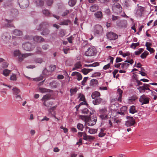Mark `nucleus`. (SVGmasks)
Masks as SVG:
<instances>
[{"instance_id":"obj_40","label":"nucleus","mask_w":157,"mask_h":157,"mask_svg":"<svg viewBox=\"0 0 157 157\" xmlns=\"http://www.w3.org/2000/svg\"><path fill=\"white\" fill-rule=\"evenodd\" d=\"M107 110L105 108H103L100 110V114H107Z\"/></svg>"},{"instance_id":"obj_12","label":"nucleus","mask_w":157,"mask_h":157,"mask_svg":"<svg viewBox=\"0 0 157 157\" xmlns=\"http://www.w3.org/2000/svg\"><path fill=\"white\" fill-rule=\"evenodd\" d=\"M144 10V8L140 6L139 9L136 10V14L138 17H141L142 16Z\"/></svg>"},{"instance_id":"obj_15","label":"nucleus","mask_w":157,"mask_h":157,"mask_svg":"<svg viewBox=\"0 0 157 157\" xmlns=\"http://www.w3.org/2000/svg\"><path fill=\"white\" fill-rule=\"evenodd\" d=\"M86 131H87L90 134H94L97 132L98 129L90 128L88 127L86 128Z\"/></svg>"},{"instance_id":"obj_16","label":"nucleus","mask_w":157,"mask_h":157,"mask_svg":"<svg viewBox=\"0 0 157 157\" xmlns=\"http://www.w3.org/2000/svg\"><path fill=\"white\" fill-rule=\"evenodd\" d=\"M34 40L37 42H41L44 41V39L40 36H36L33 38Z\"/></svg>"},{"instance_id":"obj_18","label":"nucleus","mask_w":157,"mask_h":157,"mask_svg":"<svg viewBox=\"0 0 157 157\" xmlns=\"http://www.w3.org/2000/svg\"><path fill=\"white\" fill-rule=\"evenodd\" d=\"M42 30V31L40 33V34L43 36L48 35L50 32V30L48 28H45Z\"/></svg>"},{"instance_id":"obj_39","label":"nucleus","mask_w":157,"mask_h":157,"mask_svg":"<svg viewBox=\"0 0 157 157\" xmlns=\"http://www.w3.org/2000/svg\"><path fill=\"white\" fill-rule=\"evenodd\" d=\"M34 61L36 63H41L43 62V60L41 58H37L34 59Z\"/></svg>"},{"instance_id":"obj_37","label":"nucleus","mask_w":157,"mask_h":157,"mask_svg":"<svg viewBox=\"0 0 157 157\" xmlns=\"http://www.w3.org/2000/svg\"><path fill=\"white\" fill-rule=\"evenodd\" d=\"M137 99L136 96H133L129 98L128 101L129 102H133Z\"/></svg>"},{"instance_id":"obj_59","label":"nucleus","mask_w":157,"mask_h":157,"mask_svg":"<svg viewBox=\"0 0 157 157\" xmlns=\"http://www.w3.org/2000/svg\"><path fill=\"white\" fill-rule=\"evenodd\" d=\"M67 39L69 43H72V40L74 39V37L73 36H71L70 37L68 38Z\"/></svg>"},{"instance_id":"obj_57","label":"nucleus","mask_w":157,"mask_h":157,"mask_svg":"<svg viewBox=\"0 0 157 157\" xmlns=\"http://www.w3.org/2000/svg\"><path fill=\"white\" fill-rule=\"evenodd\" d=\"M147 47L146 49L148 51H149L151 53H153L154 52L155 50L153 48H151L150 47Z\"/></svg>"},{"instance_id":"obj_28","label":"nucleus","mask_w":157,"mask_h":157,"mask_svg":"<svg viewBox=\"0 0 157 157\" xmlns=\"http://www.w3.org/2000/svg\"><path fill=\"white\" fill-rule=\"evenodd\" d=\"M11 72V71L7 69H5L3 71V74L5 76H8Z\"/></svg>"},{"instance_id":"obj_49","label":"nucleus","mask_w":157,"mask_h":157,"mask_svg":"<svg viewBox=\"0 0 157 157\" xmlns=\"http://www.w3.org/2000/svg\"><path fill=\"white\" fill-rule=\"evenodd\" d=\"M112 121L113 123H116L117 124L120 122V121L117 118H116L115 117H113L112 118Z\"/></svg>"},{"instance_id":"obj_33","label":"nucleus","mask_w":157,"mask_h":157,"mask_svg":"<svg viewBox=\"0 0 157 157\" xmlns=\"http://www.w3.org/2000/svg\"><path fill=\"white\" fill-rule=\"evenodd\" d=\"M98 82L96 79H92L91 80L90 85L91 86H94L98 83Z\"/></svg>"},{"instance_id":"obj_1","label":"nucleus","mask_w":157,"mask_h":157,"mask_svg":"<svg viewBox=\"0 0 157 157\" xmlns=\"http://www.w3.org/2000/svg\"><path fill=\"white\" fill-rule=\"evenodd\" d=\"M97 51L94 46H91L88 48L85 53V55L88 56H92L96 55Z\"/></svg>"},{"instance_id":"obj_34","label":"nucleus","mask_w":157,"mask_h":157,"mask_svg":"<svg viewBox=\"0 0 157 157\" xmlns=\"http://www.w3.org/2000/svg\"><path fill=\"white\" fill-rule=\"evenodd\" d=\"M56 67L55 65H51L49 67V70L51 72L53 71L56 69Z\"/></svg>"},{"instance_id":"obj_58","label":"nucleus","mask_w":157,"mask_h":157,"mask_svg":"<svg viewBox=\"0 0 157 157\" xmlns=\"http://www.w3.org/2000/svg\"><path fill=\"white\" fill-rule=\"evenodd\" d=\"M43 77L42 76H41L38 78H34L33 80H34L35 81H39L42 80L43 79Z\"/></svg>"},{"instance_id":"obj_64","label":"nucleus","mask_w":157,"mask_h":157,"mask_svg":"<svg viewBox=\"0 0 157 157\" xmlns=\"http://www.w3.org/2000/svg\"><path fill=\"white\" fill-rule=\"evenodd\" d=\"M88 78V77H84L82 82V85H83L85 84V83L86 82L87 79Z\"/></svg>"},{"instance_id":"obj_29","label":"nucleus","mask_w":157,"mask_h":157,"mask_svg":"<svg viewBox=\"0 0 157 157\" xmlns=\"http://www.w3.org/2000/svg\"><path fill=\"white\" fill-rule=\"evenodd\" d=\"M13 34L16 36H20L22 34V32L20 30L15 29L13 31Z\"/></svg>"},{"instance_id":"obj_54","label":"nucleus","mask_w":157,"mask_h":157,"mask_svg":"<svg viewBox=\"0 0 157 157\" xmlns=\"http://www.w3.org/2000/svg\"><path fill=\"white\" fill-rule=\"evenodd\" d=\"M65 35V33L63 30H61L59 33V36L60 37H63Z\"/></svg>"},{"instance_id":"obj_52","label":"nucleus","mask_w":157,"mask_h":157,"mask_svg":"<svg viewBox=\"0 0 157 157\" xmlns=\"http://www.w3.org/2000/svg\"><path fill=\"white\" fill-rule=\"evenodd\" d=\"M10 79L13 81H16L17 80L16 75L13 74L10 77Z\"/></svg>"},{"instance_id":"obj_43","label":"nucleus","mask_w":157,"mask_h":157,"mask_svg":"<svg viewBox=\"0 0 157 157\" xmlns=\"http://www.w3.org/2000/svg\"><path fill=\"white\" fill-rule=\"evenodd\" d=\"M148 54V52L145 51L141 54L140 57L142 59H144L147 56Z\"/></svg>"},{"instance_id":"obj_8","label":"nucleus","mask_w":157,"mask_h":157,"mask_svg":"<svg viewBox=\"0 0 157 157\" xmlns=\"http://www.w3.org/2000/svg\"><path fill=\"white\" fill-rule=\"evenodd\" d=\"M49 26V24L48 22L44 21L42 22L39 26L37 30L41 31L45 28H47Z\"/></svg>"},{"instance_id":"obj_3","label":"nucleus","mask_w":157,"mask_h":157,"mask_svg":"<svg viewBox=\"0 0 157 157\" xmlns=\"http://www.w3.org/2000/svg\"><path fill=\"white\" fill-rule=\"evenodd\" d=\"M150 98L145 94H143L140 97L139 101L141 103V105L148 104L149 103Z\"/></svg>"},{"instance_id":"obj_5","label":"nucleus","mask_w":157,"mask_h":157,"mask_svg":"<svg viewBox=\"0 0 157 157\" xmlns=\"http://www.w3.org/2000/svg\"><path fill=\"white\" fill-rule=\"evenodd\" d=\"M128 120L126 121L125 125L127 127H130L134 125L135 123V120L133 117H127Z\"/></svg>"},{"instance_id":"obj_56","label":"nucleus","mask_w":157,"mask_h":157,"mask_svg":"<svg viewBox=\"0 0 157 157\" xmlns=\"http://www.w3.org/2000/svg\"><path fill=\"white\" fill-rule=\"evenodd\" d=\"M143 86L144 87L145 90H150L149 87L150 86L149 84L144 83L143 84Z\"/></svg>"},{"instance_id":"obj_36","label":"nucleus","mask_w":157,"mask_h":157,"mask_svg":"<svg viewBox=\"0 0 157 157\" xmlns=\"http://www.w3.org/2000/svg\"><path fill=\"white\" fill-rule=\"evenodd\" d=\"M77 91V88L75 87V88H71L70 90V92L71 95H72L74 94H75Z\"/></svg>"},{"instance_id":"obj_63","label":"nucleus","mask_w":157,"mask_h":157,"mask_svg":"<svg viewBox=\"0 0 157 157\" xmlns=\"http://www.w3.org/2000/svg\"><path fill=\"white\" fill-rule=\"evenodd\" d=\"M42 48L44 50H47L49 48V46L48 44H45L42 46Z\"/></svg>"},{"instance_id":"obj_41","label":"nucleus","mask_w":157,"mask_h":157,"mask_svg":"<svg viewBox=\"0 0 157 157\" xmlns=\"http://www.w3.org/2000/svg\"><path fill=\"white\" fill-rule=\"evenodd\" d=\"M99 117L102 120H105L107 119L108 116L107 114H100Z\"/></svg>"},{"instance_id":"obj_25","label":"nucleus","mask_w":157,"mask_h":157,"mask_svg":"<svg viewBox=\"0 0 157 157\" xmlns=\"http://www.w3.org/2000/svg\"><path fill=\"white\" fill-rule=\"evenodd\" d=\"M43 13L46 16L51 17V14L49 11L47 10H44L42 11Z\"/></svg>"},{"instance_id":"obj_22","label":"nucleus","mask_w":157,"mask_h":157,"mask_svg":"<svg viewBox=\"0 0 157 157\" xmlns=\"http://www.w3.org/2000/svg\"><path fill=\"white\" fill-rule=\"evenodd\" d=\"M71 21L69 20H64L62 21H61L59 24L60 25H68V24L70 23Z\"/></svg>"},{"instance_id":"obj_32","label":"nucleus","mask_w":157,"mask_h":157,"mask_svg":"<svg viewBox=\"0 0 157 157\" xmlns=\"http://www.w3.org/2000/svg\"><path fill=\"white\" fill-rule=\"evenodd\" d=\"M50 85L53 88H56L57 87V82L55 81H53L50 83Z\"/></svg>"},{"instance_id":"obj_23","label":"nucleus","mask_w":157,"mask_h":157,"mask_svg":"<svg viewBox=\"0 0 157 157\" xmlns=\"http://www.w3.org/2000/svg\"><path fill=\"white\" fill-rule=\"evenodd\" d=\"M99 9V6L96 5H94L90 7V10L92 12H94L98 10Z\"/></svg>"},{"instance_id":"obj_47","label":"nucleus","mask_w":157,"mask_h":157,"mask_svg":"<svg viewBox=\"0 0 157 157\" xmlns=\"http://www.w3.org/2000/svg\"><path fill=\"white\" fill-rule=\"evenodd\" d=\"M77 127L78 129L82 131L83 128V125L82 124L79 123L77 125Z\"/></svg>"},{"instance_id":"obj_26","label":"nucleus","mask_w":157,"mask_h":157,"mask_svg":"<svg viewBox=\"0 0 157 157\" xmlns=\"http://www.w3.org/2000/svg\"><path fill=\"white\" fill-rule=\"evenodd\" d=\"M129 112L130 113L132 114L137 112V110L136 109V108L135 106L132 105L130 107L129 109Z\"/></svg>"},{"instance_id":"obj_24","label":"nucleus","mask_w":157,"mask_h":157,"mask_svg":"<svg viewBox=\"0 0 157 157\" xmlns=\"http://www.w3.org/2000/svg\"><path fill=\"white\" fill-rule=\"evenodd\" d=\"M88 117V115H79V118L82 120L84 121L86 123Z\"/></svg>"},{"instance_id":"obj_30","label":"nucleus","mask_w":157,"mask_h":157,"mask_svg":"<svg viewBox=\"0 0 157 157\" xmlns=\"http://www.w3.org/2000/svg\"><path fill=\"white\" fill-rule=\"evenodd\" d=\"M76 3V0H69L68 4L71 6H73Z\"/></svg>"},{"instance_id":"obj_61","label":"nucleus","mask_w":157,"mask_h":157,"mask_svg":"<svg viewBox=\"0 0 157 157\" xmlns=\"http://www.w3.org/2000/svg\"><path fill=\"white\" fill-rule=\"evenodd\" d=\"M77 79L78 81L81 80L82 78V76L81 75L79 72L77 74Z\"/></svg>"},{"instance_id":"obj_60","label":"nucleus","mask_w":157,"mask_h":157,"mask_svg":"<svg viewBox=\"0 0 157 157\" xmlns=\"http://www.w3.org/2000/svg\"><path fill=\"white\" fill-rule=\"evenodd\" d=\"M120 18V17L118 16H114L113 15L112 20L113 21H115L117 20H118Z\"/></svg>"},{"instance_id":"obj_45","label":"nucleus","mask_w":157,"mask_h":157,"mask_svg":"<svg viewBox=\"0 0 157 157\" xmlns=\"http://www.w3.org/2000/svg\"><path fill=\"white\" fill-rule=\"evenodd\" d=\"M82 65L80 62L79 61L76 63L75 65L74 66L76 67V68L77 69L80 68L82 67Z\"/></svg>"},{"instance_id":"obj_13","label":"nucleus","mask_w":157,"mask_h":157,"mask_svg":"<svg viewBox=\"0 0 157 157\" xmlns=\"http://www.w3.org/2000/svg\"><path fill=\"white\" fill-rule=\"evenodd\" d=\"M81 111L82 113L84 115H88V116H90L91 115L93 114V112H91L90 111L89 109L86 108L83 109Z\"/></svg>"},{"instance_id":"obj_48","label":"nucleus","mask_w":157,"mask_h":157,"mask_svg":"<svg viewBox=\"0 0 157 157\" xmlns=\"http://www.w3.org/2000/svg\"><path fill=\"white\" fill-rule=\"evenodd\" d=\"M51 97V95L50 94H47L44 96L42 99L44 100H48Z\"/></svg>"},{"instance_id":"obj_6","label":"nucleus","mask_w":157,"mask_h":157,"mask_svg":"<svg viewBox=\"0 0 157 157\" xmlns=\"http://www.w3.org/2000/svg\"><path fill=\"white\" fill-rule=\"evenodd\" d=\"M103 31V29L101 25H98L95 26L94 30L95 34H96L98 35H101Z\"/></svg>"},{"instance_id":"obj_53","label":"nucleus","mask_w":157,"mask_h":157,"mask_svg":"<svg viewBox=\"0 0 157 157\" xmlns=\"http://www.w3.org/2000/svg\"><path fill=\"white\" fill-rule=\"evenodd\" d=\"M81 71L85 75L87 74L89 72V71H88V69H86L85 68L82 69L81 70Z\"/></svg>"},{"instance_id":"obj_35","label":"nucleus","mask_w":157,"mask_h":157,"mask_svg":"<svg viewBox=\"0 0 157 157\" xmlns=\"http://www.w3.org/2000/svg\"><path fill=\"white\" fill-rule=\"evenodd\" d=\"M39 91L41 93L50 92V90L45 88H39Z\"/></svg>"},{"instance_id":"obj_14","label":"nucleus","mask_w":157,"mask_h":157,"mask_svg":"<svg viewBox=\"0 0 157 157\" xmlns=\"http://www.w3.org/2000/svg\"><path fill=\"white\" fill-rule=\"evenodd\" d=\"M13 55L14 56H18L19 61L21 62L22 61V59L21 58V54L19 50H15L13 52Z\"/></svg>"},{"instance_id":"obj_55","label":"nucleus","mask_w":157,"mask_h":157,"mask_svg":"<svg viewBox=\"0 0 157 157\" xmlns=\"http://www.w3.org/2000/svg\"><path fill=\"white\" fill-rule=\"evenodd\" d=\"M70 12L69 10H66L64 12L63 14L62 15V16L63 17L65 16L68 14Z\"/></svg>"},{"instance_id":"obj_20","label":"nucleus","mask_w":157,"mask_h":157,"mask_svg":"<svg viewBox=\"0 0 157 157\" xmlns=\"http://www.w3.org/2000/svg\"><path fill=\"white\" fill-rule=\"evenodd\" d=\"M94 99V100L93 101V103L94 105L99 104L102 101L101 98H97Z\"/></svg>"},{"instance_id":"obj_38","label":"nucleus","mask_w":157,"mask_h":157,"mask_svg":"<svg viewBox=\"0 0 157 157\" xmlns=\"http://www.w3.org/2000/svg\"><path fill=\"white\" fill-rule=\"evenodd\" d=\"M105 129L103 128L101 129V131L99 133V136L102 137L105 135V133L104 132Z\"/></svg>"},{"instance_id":"obj_27","label":"nucleus","mask_w":157,"mask_h":157,"mask_svg":"<svg viewBox=\"0 0 157 157\" xmlns=\"http://www.w3.org/2000/svg\"><path fill=\"white\" fill-rule=\"evenodd\" d=\"M99 65V63L98 62H96L94 63H92V64H84V66L85 67H95L96 66H98Z\"/></svg>"},{"instance_id":"obj_2","label":"nucleus","mask_w":157,"mask_h":157,"mask_svg":"<svg viewBox=\"0 0 157 157\" xmlns=\"http://www.w3.org/2000/svg\"><path fill=\"white\" fill-rule=\"evenodd\" d=\"M90 116L88 117L86 124L89 126L94 125L96 123L97 118L95 115H93L92 117Z\"/></svg>"},{"instance_id":"obj_50","label":"nucleus","mask_w":157,"mask_h":157,"mask_svg":"<svg viewBox=\"0 0 157 157\" xmlns=\"http://www.w3.org/2000/svg\"><path fill=\"white\" fill-rule=\"evenodd\" d=\"M47 4L48 6H51L53 2V0H46Z\"/></svg>"},{"instance_id":"obj_9","label":"nucleus","mask_w":157,"mask_h":157,"mask_svg":"<svg viewBox=\"0 0 157 157\" xmlns=\"http://www.w3.org/2000/svg\"><path fill=\"white\" fill-rule=\"evenodd\" d=\"M113 9V8H116L117 9V13H120L122 11V7L120 4L118 3H115L112 6Z\"/></svg>"},{"instance_id":"obj_21","label":"nucleus","mask_w":157,"mask_h":157,"mask_svg":"<svg viewBox=\"0 0 157 157\" xmlns=\"http://www.w3.org/2000/svg\"><path fill=\"white\" fill-rule=\"evenodd\" d=\"M100 96V92L97 91L93 92L91 94V97L92 99H95L96 98Z\"/></svg>"},{"instance_id":"obj_4","label":"nucleus","mask_w":157,"mask_h":157,"mask_svg":"<svg viewBox=\"0 0 157 157\" xmlns=\"http://www.w3.org/2000/svg\"><path fill=\"white\" fill-rule=\"evenodd\" d=\"M18 2L21 8H25L29 5V2L28 0H18Z\"/></svg>"},{"instance_id":"obj_7","label":"nucleus","mask_w":157,"mask_h":157,"mask_svg":"<svg viewBox=\"0 0 157 157\" xmlns=\"http://www.w3.org/2000/svg\"><path fill=\"white\" fill-rule=\"evenodd\" d=\"M107 36L108 39L110 40H115L118 37L117 35L113 32H109L107 34Z\"/></svg>"},{"instance_id":"obj_62","label":"nucleus","mask_w":157,"mask_h":157,"mask_svg":"<svg viewBox=\"0 0 157 157\" xmlns=\"http://www.w3.org/2000/svg\"><path fill=\"white\" fill-rule=\"evenodd\" d=\"M94 137L91 136H87V140H94Z\"/></svg>"},{"instance_id":"obj_44","label":"nucleus","mask_w":157,"mask_h":157,"mask_svg":"<svg viewBox=\"0 0 157 157\" xmlns=\"http://www.w3.org/2000/svg\"><path fill=\"white\" fill-rule=\"evenodd\" d=\"M139 44L140 43L139 42H137L135 43H132L130 46V47L135 49L136 48V46H139Z\"/></svg>"},{"instance_id":"obj_11","label":"nucleus","mask_w":157,"mask_h":157,"mask_svg":"<svg viewBox=\"0 0 157 157\" xmlns=\"http://www.w3.org/2000/svg\"><path fill=\"white\" fill-rule=\"evenodd\" d=\"M22 47L26 51H30L32 50L31 44L29 43H25L23 44Z\"/></svg>"},{"instance_id":"obj_19","label":"nucleus","mask_w":157,"mask_h":157,"mask_svg":"<svg viewBox=\"0 0 157 157\" xmlns=\"http://www.w3.org/2000/svg\"><path fill=\"white\" fill-rule=\"evenodd\" d=\"M95 17L98 19H102L103 18V14L102 12L101 11H98L94 14Z\"/></svg>"},{"instance_id":"obj_42","label":"nucleus","mask_w":157,"mask_h":157,"mask_svg":"<svg viewBox=\"0 0 157 157\" xmlns=\"http://www.w3.org/2000/svg\"><path fill=\"white\" fill-rule=\"evenodd\" d=\"M49 71L47 69L45 68L42 72V74L43 75L48 76L49 75Z\"/></svg>"},{"instance_id":"obj_17","label":"nucleus","mask_w":157,"mask_h":157,"mask_svg":"<svg viewBox=\"0 0 157 157\" xmlns=\"http://www.w3.org/2000/svg\"><path fill=\"white\" fill-rule=\"evenodd\" d=\"M34 2L36 6L38 7H41L44 5V2L43 0H36Z\"/></svg>"},{"instance_id":"obj_46","label":"nucleus","mask_w":157,"mask_h":157,"mask_svg":"<svg viewBox=\"0 0 157 157\" xmlns=\"http://www.w3.org/2000/svg\"><path fill=\"white\" fill-rule=\"evenodd\" d=\"M13 94H14L17 95V94H19L20 92V90L18 89L17 88L15 87L13 89Z\"/></svg>"},{"instance_id":"obj_10","label":"nucleus","mask_w":157,"mask_h":157,"mask_svg":"<svg viewBox=\"0 0 157 157\" xmlns=\"http://www.w3.org/2000/svg\"><path fill=\"white\" fill-rule=\"evenodd\" d=\"M127 21H118L117 22V25L119 27L126 28V27Z\"/></svg>"},{"instance_id":"obj_31","label":"nucleus","mask_w":157,"mask_h":157,"mask_svg":"<svg viewBox=\"0 0 157 157\" xmlns=\"http://www.w3.org/2000/svg\"><path fill=\"white\" fill-rule=\"evenodd\" d=\"M33 54L31 53H25L24 54H21V58L22 59V60L24 58H25L28 56H31Z\"/></svg>"},{"instance_id":"obj_51","label":"nucleus","mask_w":157,"mask_h":157,"mask_svg":"<svg viewBox=\"0 0 157 157\" xmlns=\"http://www.w3.org/2000/svg\"><path fill=\"white\" fill-rule=\"evenodd\" d=\"M127 109V107L126 106H124L121 108L120 109V111L124 112L125 113H126Z\"/></svg>"}]
</instances>
